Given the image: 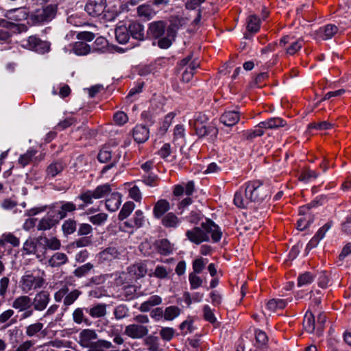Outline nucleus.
<instances>
[{
    "label": "nucleus",
    "instance_id": "c756f323",
    "mask_svg": "<svg viewBox=\"0 0 351 351\" xmlns=\"http://www.w3.org/2000/svg\"><path fill=\"white\" fill-rule=\"evenodd\" d=\"M40 242L45 250H58L61 247V243L56 237H40Z\"/></svg>",
    "mask_w": 351,
    "mask_h": 351
},
{
    "label": "nucleus",
    "instance_id": "6e6d98bb",
    "mask_svg": "<svg viewBox=\"0 0 351 351\" xmlns=\"http://www.w3.org/2000/svg\"><path fill=\"white\" fill-rule=\"evenodd\" d=\"M108 219V215L104 213H100L88 217V220L94 225L101 226Z\"/></svg>",
    "mask_w": 351,
    "mask_h": 351
},
{
    "label": "nucleus",
    "instance_id": "4468645a",
    "mask_svg": "<svg viewBox=\"0 0 351 351\" xmlns=\"http://www.w3.org/2000/svg\"><path fill=\"white\" fill-rule=\"evenodd\" d=\"M186 236L190 241L195 244H200L204 241H209V237L201 227H195L192 230H187Z\"/></svg>",
    "mask_w": 351,
    "mask_h": 351
},
{
    "label": "nucleus",
    "instance_id": "e2e57ef3",
    "mask_svg": "<svg viewBox=\"0 0 351 351\" xmlns=\"http://www.w3.org/2000/svg\"><path fill=\"white\" fill-rule=\"evenodd\" d=\"M163 226L165 227H174L176 226V215L173 212L165 215L162 220Z\"/></svg>",
    "mask_w": 351,
    "mask_h": 351
},
{
    "label": "nucleus",
    "instance_id": "680f3d73",
    "mask_svg": "<svg viewBox=\"0 0 351 351\" xmlns=\"http://www.w3.org/2000/svg\"><path fill=\"white\" fill-rule=\"evenodd\" d=\"M207 260L202 258L195 259L193 263V273L200 274L207 263Z\"/></svg>",
    "mask_w": 351,
    "mask_h": 351
},
{
    "label": "nucleus",
    "instance_id": "ea45409f",
    "mask_svg": "<svg viewBox=\"0 0 351 351\" xmlns=\"http://www.w3.org/2000/svg\"><path fill=\"white\" fill-rule=\"evenodd\" d=\"M64 168V165L61 161H56L50 164L47 169V175L53 178L58 175Z\"/></svg>",
    "mask_w": 351,
    "mask_h": 351
},
{
    "label": "nucleus",
    "instance_id": "338daca9",
    "mask_svg": "<svg viewBox=\"0 0 351 351\" xmlns=\"http://www.w3.org/2000/svg\"><path fill=\"white\" fill-rule=\"evenodd\" d=\"M158 251L161 254H169L172 251L170 243L166 239L161 240L158 244Z\"/></svg>",
    "mask_w": 351,
    "mask_h": 351
},
{
    "label": "nucleus",
    "instance_id": "de8ad7c7",
    "mask_svg": "<svg viewBox=\"0 0 351 351\" xmlns=\"http://www.w3.org/2000/svg\"><path fill=\"white\" fill-rule=\"evenodd\" d=\"M135 208V204L132 202H125L121 210H120L119 213V220H123L126 219L134 210Z\"/></svg>",
    "mask_w": 351,
    "mask_h": 351
},
{
    "label": "nucleus",
    "instance_id": "864d4df0",
    "mask_svg": "<svg viewBox=\"0 0 351 351\" xmlns=\"http://www.w3.org/2000/svg\"><path fill=\"white\" fill-rule=\"evenodd\" d=\"M36 154V151L33 149L27 151L26 153L20 156L19 163L21 165L22 167H25L32 160V158Z\"/></svg>",
    "mask_w": 351,
    "mask_h": 351
},
{
    "label": "nucleus",
    "instance_id": "72a5a7b5",
    "mask_svg": "<svg viewBox=\"0 0 351 351\" xmlns=\"http://www.w3.org/2000/svg\"><path fill=\"white\" fill-rule=\"evenodd\" d=\"M162 302V298L156 295H152L146 301L143 302L139 310L141 312H148L153 306L160 304Z\"/></svg>",
    "mask_w": 351,
    "mask_h": 351
},
{
    "label": "nucleus",
    "instance_id": "f3484780",
    "mask_svg": "<svg viewBox=\"0 0 351 351\" xmlns=\"http://www.w3.org/2000/svg\"><path fill=\"white\" fill-rule=\"evenodd\" d=\"M249 197L245 187H241L234 195V204L239 208H245L253 202Z\"/></svg>",
    "mask_w": 351,
    "mask_h": 351
},
{
    "label": "nucleus",
    "instance_id": "774afa93",
    "mask_svg": "<svg viewBox=\"0 0 351 351\" xmlns=\"http://www.w3.org/2000/svg\"><path fill=\"white\" fill-rule=\"evenodd\" d=\"M35 343L32 340H26L19 344L16 348L9 351H29L34 346Z\"/></svg>",
    "mask_w": 351,
    "mask_h": 351
},
{
    "label": "nucleus",
    "instance_id": "3c124183",
    "mask_svg": "<svg viewBox=\"0 0 351 351\" xmlns=\"http://www.w3.org/2000/svg\"><path fill=\"white\" fill-rule=\"evenodd\" d=\"M93 268V265L88 263L76 268L73 271V274L77 278H82L87 276Z\"/></svg>",
    "mask_w": 351,
    "mask_h": 351
},
{
    "label": "nucleus",
    "instance_id": "aec40b11",
    "mask_svg": "<svg viewBox=\"0 0 351 351\" xmlns=\"http://www.w3.org/2000/svg\"><path fill=\"white\" fill-rule=\"evenodd\" d=\"M121 195L118 192H114L106 199V208L110 212H115L121 204Z\"/></svg>",
    "mask_w": 351,
    "mask_h": 351
},
{
    "label": "nucleus",
    "instance_id": "9d476101",
    "mask_svg": "<svg viewBox=\"0 0 351 351\" xmlns=\"http://www.w3.org/2000/svg\"><path fill=\"white\" fill-rule=\"evenodd\" d=\"M194 191V183L193 181L188 182L184 187L182 185H177V197L183 195L184 193L187 195V197L183 199L178 206L179 210H183L184 208L188 206H189L192 203V199L189 197ZM182 211H180V213H182Z\"/></svg>",
    "mask_w": 351,
    "mask_h": 351
},
{
    "label": "nucleus",
    "instance_id": "0eeeda50",
    "mask_svg": "<svg viewBox=\"0 0 351 351\" xmlns=\"http://www.w3.org/2000/svg\"><path fill=\"white\" fill-rule=\"evenodd\" d=\"M180 66L184 69L182 74V82H189L193 78L195 70L199 66V63L196 60H192V56L189 55L181 61Z\"/></svg>",
    "mask_w": 351,
    "mask_h": 351
},
{
    "label": "nucleus",
    "instance_id": "6ab92c4d",
    "mask_svg": "<svg viewBox=\"0 0 351 351\" xmlns=\"http://www.w3.org/2000/svg\"><path fill=\"white\" fill-rule=\"evenodd\" d=\"M28 11L25 8H18L7 10L5 16L14 21H21L27 18Z\"/></svg>",
    "mask_w": 351,
    "mask_h": 351
},
{
    "label": "nucleus",
    "instance_id": "393cba45",
    "mask_svg": "<svg viewBox=\"0 0 351 351\" xmlns=\"http://www.w3.org/2000/svg\"><path fill=\"white\" fill-rule=\"evenodd\" d=\"M149 130L145 125H136L133 130V137L138 143H145L149 138Z\"/></svg>",
    "mask_w": 351,
    "mask_h": 351
},
{
    "label": "nucleus",
    "instance_id": "9b49d317",
    "mask_svg": "<svg viewBox=\"0 0 351 351\" xmlns=\"http://www.w3.org/2000/svg\"><path fill=\"white\" fill-rule=\"evenodd\" d=\"M202 230L211 237L213 242L217 243L220 241L222 232L220 228L210 219H206V221L201 223Z\"/></svg>",
    "mask_w": 351,
    "mask_h": 351
},
{
    "label": "nucleus",
    "instance_id": "a878e982",
    "mask_svg": "<svg viewBox=\"0 0 351 351\" xmlns=\"http://www.w3.org/2000/svg\"><path fill=\"white\" fill-rule=\"evenodd\" d=\"M69 258L64 253L56 252L48 260V265L51 267H59L66 264Z\"/></svg>",
    "mask_w": 351,
    "mask_h": 351
},
{
    "label": "nucleus",
    "instance_id": "8fccbe9b",
    "mask_svg": "<svg viewBox=\"0 0 351 351\" xmlns=\"http://www.w3.org/2000/svg\"><path fill=\"white\" fill-rule=\"evenodd\" d=\"M93 191L95 193V199H101L109 194L112 189L109 184H104L97 186Z\"/></svg>",
    "mask_w": 351,
    "mask_h": 351
},
{
    "label": "nucleus",
    "instance_id": "37998d69",
    "mask_svg": "<svg viewBox=\"0 0 351 351\" xmlns=\"http://www.w3.org/2000/svg\"><path fill=\"white\" fill-rule=\"evenodd\" d=\"M119 253L115 247H108L99 253V257L103 261H110L118 258Z\"/></svg>",
    "mask_w": 351,
    "mask_h": 351
},
{
    "label": "nucleus",
    "instance_id": "bf43d9fd",
    "mask_svg": "<svg viewBox=\"0 0 351 351\" xmlns=\"http://www.w3.org/2000/svg\"><path fill=\"white\" fill-rule=\"evenodd\" d=\"M114 315L117 319H121L128 316V308L126 306L121 304L115 307Z\"/></svg>",
    "mask_w": 351,
    "mask_h": 351
},
{
    "label": "nucleus",
    "instance_id": "13d9d810",
    "mask_svg": "<svg viewBox=\"0 0 351 351\" xmlns=\"http://www.w3.org/2000/svg\"><path fill=\"white\" fill-rule=\"evenodd\" d=\"M98 160L101 162H106L112 158V150L109 147H103L98 154Z\"/></svg>",
    "mask_w": 351,
    "mask_h": 351
},
{
    "label": "nucleus",
    "instance_id": "603ef678",
    "mask_svg": "<svg viewBox=\"0 0 351 351\" xmlns=\"http://www.w3.org/2000/svg\"><path fill=\"white\" fill-rule=\"evenodd\" d=\"M108 41L107 40L102 36L98 37L96 38L95 42L93 44L92 52L95 51H101L102 52L104 49L107 46Z\"/></svg>",
    "mask_w": 351,
    "mask_h": 351
},
{
    "label": "nucleus",
    "instance_id": "2f4dec72",
    "mask_svg": "<svg viewBox=\"0 0 351 351\" xmlns=\"http://www.w3.org/2000/svg\"><path fill=\"white\" fill-rule=\"evenodd\" d=\"M115 36L120 44H125L130 38V32L128 26L119 25L115 29Z\"/></svg>",
    "mask_w": 351,
    "mask_h": 351
},
{
    "label": "nucleus",
    "instance_id": "4be33fe9",
    "mask_svg": "<svg viewBox=\"0 0 351 351\" xmlns=\"http://www.w3.org/2000/svg\"><path fill=\"white\" fill-rule=\"evenodd\" d=\"M130 35L135 39L143 40L145 38L144 27L137 21L130 22L128 26Z\"/></svg>",
    "mask_w": 351,
    "mask_h": 351
},
{
    "label": "nucleus",
    "instance_id": "412c9836",
    "mask_svg": "<svg viewBox=\"0 0 351 351\" xmlns=\"http://www.w3.org/2000/svg\"><path fill=\"white\" fill-rule=\"evenodd\" d=\"M143 344L148 351H162V346L159 337L153 335H147L143 339Z\"/></svg>",
    "mask_w": 351,
    "mask_h": 351
},
{
    "label": "nucleus",
    "instance_id": "7ed1b4c3",
    "mask_svg": "<svg viewBox=\"0 0 351 351\" xmlns=\"http://www.w3.org/2000/svg\"><path fill=\"white\" fill-rule=\"evenodd\" d=\"M56 5L50 4L42 7L40 9H37L30 15L29 20L34 25L43 24L53 19L56 15Z\"/></svg>",
    "mask_w": 351,
    "mask_h": 351
},
{
    "label": "nucleus",
    "instance_id": "7c9ffc66",
    "mask_svg": "<svg viewBox=\"0 0 351 351\" xmlns=\"http://www.w3.org/2000/svg\"><path fill=\"white\" fill-rule=\"evenodd\" d=\"M145 217L143 215V213L141 210H137L135 211L133 219L132 221H125L123 223V226L125 227L132 228H141L145 221Z\"/></svg>",
    "mask_w": 351,
    "mask_h": 351
},
{
    "label": "nucleus",
    "instance_id": "dca6fc26",
    "mask_svg": "<svg viewBox=\"0 0 351 351\" xmlns=\"http://www.w3.org/2000/svg\"><path fill=\"white\" fill-rule=\"evenodd\" d=\"M59 220L56 217L55 211H49L46 216L42 218L37 226L38 230H47L51 229L53 226L57 224Z\"/></svg>",
    "mask_w": 351,
    "mask_h": 351
},
{
    "label": "nucleus",
    "instance_id": "c03bdc74",
    "mask_svg": "<svg viewBox=\"0 0 351 351\" xmlns=\"http://www.w3.org/2000/svg\"><path fill=\"white\" fill-rule=\"evenodd\" d=\"M264 129H266V127L263 126L262 122H261L253 130L245 132V138L247 140H252L256 137L261 136L264 134Z\"/></svg>",
    "mask_w": 351,
    "mask_h": 351
},
{
    "label": "nucleus",
    "instance_id": "f8f14e48",
    "mask_svg": "<svg viewBox=\"0 0 351 351\" xmlns=\"http://www.w3.org/2000/svg\"><path fill=\"white\" fill-rule=\"evenodd\" d=\"M97 337V334L95 330L92 329H84L78 335L77 343L81 347L88 349L98 340Z\"/></svg>",
    "mask_w": 351,
    "mask_h": 351
},
{
    "label": "nucleus",
    "instance_id": "cd10ccee",
    "mask_svg": "<svg viewBox=\"0 0 351 351\" xmlns=\"http://www.w3.org/2000/svg\"><path fill=\"white\" fill-rule=\"evenodd\" d=\"M86 312L93 318H100L106 315V304H97L86 308Z\"/></svg>",
    "mask_w": 351,
    "mask_h": 351
},
{
    "label": "nucleus",
    "instance_id": "052dcab7",
    "mask_svg": "<svg viewBox=\"0 0 351 351\" xmlns=\"http://www.w3.org/2000/svg\"><path fill=\"white\" fill-rule=\"evenodd\" d=\"M62 228L64 234H71L76 230V222L72 219L66 220L62 224Z\"/></svg>",
    "mask_w": 351,
    "mask_h": 351
},
{
    "label": "nucleus",
    "instance_id": "39448f33",
    "mask_svg": "<svg viewBox=\"0 0 351 351\" xmlns=\"http://www.w3.org/2000/svg\"><path fill=\"white\" fill-rule=\"evenodd\" d=\"M22 46L25 49L39 53H47L50 49V45L48 42L43 41L35 36H31L27 40H23Z\"/></svg>",
    "mask_w": 351,
    "mask_h": 351
},
{
    "label": "nucleus",
    "instance_id": "f704fd0d",
    "mask_svg": "<svg viewBox=\"0 0 351 351\" xmlns=\"http://www.w3.org/2000/svg\"><path fill=\"white\" fill-rule=\"evenodd\" d=\"M291 300H284L280 298L271 299L267 303V308L271 311H276L283 309Z\"/></svg>",
    "mask_w": 351,
    "mask_h": 351
},
{
    "label": "nucleus",
    "instance_id": "69168bd1",
    "mask_svg": "<svg viewBox=\"0 0 351 351\" xmlns=\"http://www.w3.org/2000/svg\"><path fill=\"white\" fill-rule=\"evenodd\" d=\"M114 123L118 125H123L128 121V115L123 111L117 112L113 117Z\"/></svg>",
    "mask_w": 351,
    "mask_h": 351
},
{
    "label": "nucleus",
    "instance_id": "c9c22d12",
    "mask_svg": "<svg viewBox=\"0 0 351 351\" xmlns=\"http://www.w3.org/2000/svg\"><path fill=\"white\" fill-rule=\"evenodd\" d=\"M72 51L77 56H86L92 52V48L87 43L78 41L73 44Z\"/></svg>",
    "mask_w": 351,
    "mask_h": 351
},
{
    "label": "nucleus",
    "instance_id": "49530a36",
    "mask_svg": "<svg viewBox=\"0 0 351 351\" xmlns=\"http://www.w3.org/2000/svg\"><path fill=\"white\" fill-rule=\"evenodd\" d=\"M137 11L140 16L144 17L147 20L152 19L156 14V12L154 9L148 5H141L138 6Z\"/></svg>",
    "mask_w": 351,
    "mask_h": 351
},
{
    "label": "nucleus",
    "instance_id": "0e129e2a",
    "mask_svg": "<svg viewBox=\"0 0 351 351\" xmlns=\"http://www.w3.org/2000/svg\"><path fill=\"white\" fill-rule=\"evenodd\" d=\"M222 163L219 162H211L208 166L206 169L204 171V173L210 174V173H219L223 169V167L221 166Z\"/></svg>",
    "mask_w": 351,
    "mask_h": 351
},
{
    "label": "nucleus",
    "instance_id": "b1692460",
    "mask_svg": "<svg viewBox=\"0 0 351 351\" xmlns=\"http://www.w3.org/2000/svg\"><path fill=\"white\" fill-rule=\"evenodd\" d=\"M58 210H53L56 213V217L60 221L66 217L68 213L73 212L76 210L75 204L71 202H62Z\"/></svg>",
    "mask_w": 351,
    "mask_h": 351
},
{
    "label": "nucleus",
    "instance_id": "4d7b16f0",
    "mask_svg": "<svg viewBox=\"0 0 351 351\" xmlns=\"http://www.w3.org/2000/svg\"><path fill=\"white\" fill-rule=\"evenodd\" d=\"M197 274H198L191 272L189 275V281L191 289H196L202 285L203 280Z\"/></svg>",
    "mask_w": 351,
    "mask_h": 351
},
{
    "label": "nucleus",
    "instance_id": "5fc2aeb1",
    "mask_svg": "<svg viewBox=\"0 0 351 351\" xmlns=\"http://www.w3.org/2000/svg\"><path fill=\"white\" fill-rule=\"evenodd\" d=\"M78 198L84 203L85 206L92 204L93 199H96L93 190H87L82 193Z\"/></svg>",
    "mask_w": 351,
    "mask_h": 351
},
{
    "label": "nucleus",
    "instance_id": "c85d7f7f",
    "mask_svg": "<svg viewBox=\"0 0 351 351\" xmlns=\"http://www.w3.org/2000/svg\"><path fill=\"white\" fill-rule=\"evenodd\" d=\"M171 208L169 202L166 199H159L155 204L153 213L156 218H160Z\"/></svg>",
    "mask_w": 351,
    "mask_h": 351
},
{
    "label": "nucleus",
    "instance_id": "6e6552de",
    "mask_svg": "<svg viewBox=\"0 0 351 351\" xmlns=\"http://www.w3.org/2000/svg\"><path fill=\"white\" fill-rule=\"evenodd\" d=\"M279 45L285 48L287 54L293 56L302 49L304 40L295 39L290 36H285L280 39Z\"/></svg>",
    "mask_w": 351,
    "mask_h": 351
},
{
    "label": "nucleus",
    "instance_id": "5701e85b",
    "mask_svg": "<svg viewBox=\"0 0 351 351\" xmlns=\"http://www.w3.org/2000/svg\"><path fill=\"white\" fill-rule=\"evenodd\" d=\"M12 307L19 312L26 311L32 306V299L28 295H21L14 299Z\"/></svg>",
    "mask_w": 351,
    "mask_h": 351
},
{
    "label": "nucleus",
    "instance_id": "58836bf2",
    "mask_svg": "<svg viewBox=\"0 0 351 351\" xmlns=\"http://www.w3.org/2000/svg\"><path fill=\"white\" fill-rule=\"evenodd\" d=\"M262 125L265 126L266 129H277L284 127L286 125V121L280 117H274L262 121Z\"/></svg>",
    "mask_w": 351,
    "mask_h": 351
},
{
    "label": "nucleus",
    "instance_id": "20e7f679",
    "mask_svg": "<svg viewBox=\"0 0 351 351\" xmlns=\"http://www.w3.org/2000/svg\"><path fill=\"white\" fill-rule=\"evenodd\" d=\"M245 189L246 193L252 199L253 202H261L265 199L269 194V189L267 186L264 185L259 180H254L247 182Z\"/></svg>",
    "mask_w": 351,
    "mask_h": 351
},
{
    "label": "nucleus",
    "instance_id": "09e8293b",
    "mask_svg": "<svg viewBox=\"0 0 351 351\" xmlns=\"http://www.w3.org/2000/svg\"><path fill=\"white\" fill-rule=\"evenodd\" d=\"M315 280V276L309 272L306 271L299 275L298 278V286L303 287L311 284Z\"/></svg>",
    "mask_w": 351,
    "mask_h": 351
},
{
    "label": "nucleus",
    "instance_id": "f257e3e1",
    "mask_svg": "<svg viewBox=\"0 0 351 351\" xmlns=\"http://www.w3.org/2000/svg\"><path fill=\"white\" fill-rule=\"evenodd\" d=\"M166 25L162 21H154L149 25L147 34L149 38L158 39V45L161 49H168L173 43L176 37L174 24L170 25L167 29V36L161 38L165 34Z\"/></svg>",
    "mask_w": 351,
    "mask_h": 351
},
{
    "label": "nucleus",
    "instance_id": "a19ab883",
    "mask_svg": "<svg viewBox=\"0 0 351 351\" xmlns=\"http://www.w3.org/2000/svg\"><path fill=\"white\" fill-rule=\"evenodd\" d=\"M81 291L77 289L72 290L67 292L66 297L63 300L64 310L66 311L68 306L73 304L81 295Z\"/></svg>",
    "mask_w": 351,
    "mask_h": 351
},
{
    "label": "nucleus",
    "instance_id": "f03ea898",
    "mask_svg": "<svg viewBox=\"0 0 351 351\" xmlns=\"http://www.w3.org/2000/svg\"><path fill=\"white\" fill-rule=\"evenodd\" d=\"M45 283L44 272L39 269L25 271L19 281V287L25 293H32L41 289Z\"/></svg>",
    "mask_w": 351,
    "mask_h": 351
},
{
    "label": "nucleus",
    "instance_id": "473e14b6",
    "mask_svg": "<svg viewBox=\"0 0 351 351\" xmlns=\"http://www.w3.org/2000/svg\"><path fill=\"white\" fill-rule=\"evenodd\" d=\"M338 31L335 25L328 24L319 29V35L324 40L330 39Z\"/></svg>",
    "mask_w": 351,
    "mask_h": 351
},
{
    "label": "nucleus",
    "instance_id": "1a4fd4ad",
    "mask_svg": "<svg viewBox=\"0 0 351 351\" xmlns=\"http://www.w3.org/2000/svg\"><path fill=\"white\" fill-rule=\"evenodd\" d=\"M106 6V0H88L85 11L93 17H98L104 13Z\"/></svg>",
    "mask_w": 351,
    "mask_h": 351
},
{
    "label": "nucleus",
    "instance_id": "bb28decb",
    "mask_svg": "<svg viewBox=\"0 0 351 351\" xmlns=\"http://www.w3.org/2000/svg\"><path fill=\"white\" fill-rule=\"evenodd\" d=\"M240 117L236 111H226L220 117L221 122L226 126H233L239 121Z\"/></svg>",
    "mask_w": 351,
    "mask_h": 351
},
{
    "label": "nucleus",
    "instance_id": "2eb2a0df",
    "mask_svg": "<svg viewBox=\"0 0 351 351\" xmlns=\"http://www.w3.org/2000/svg\"><path fill=\"white\" fill-rule=\"evenodd\" d=\"M149 330L148 328L140 324H130L125 327V333L132 339H141L147 335Z\"/></svg>",
    "mask_w": 351,
    "mask_h": 351
},
{
    "label": "nucleus",
    "instance_id": "423d86ee",
    "mask_svg": "<svg viewBox=\"0 0 351 351\" xmlns=\"http://www.w3.org/2000/svg\"><path fill=\"white\" fill-rule=\"evenodd\" d=\"M195 128L197 134L200 136L208 134L212 131H216V129L208 124V117L203 112H198L195 115Z\"/></svg>",
    "mask_w": 351,
    "mask_h": 351
},
{
    "label": "nucleus",
    "instance_id": "a18cd8bd",
    "mask_svg": "<svg viewBox=\"0 0 351 351\" xmlns=\"http://www.w3.org/2000/svg\"><path fill=\"white\" fill-rule=\"evenodd\" d=\"M303 326L304 329L309 333H312L315 330V318L312 313L306 312L303 320Z\"/></svg>",
    "mask_w": 351,
    "mask_h": 351
},
{
    "label": "nucleus",
    "instance_id": "e433bc0d",
    "mask_svg": "<svg viewBox=\"0 0 351 351\" xmlns=\"http://www.w3.org/2000/svg\"><path fill=\"white\" fill-rule=\"evenodd\" d=\"M247 29L252 34L257 33L260 29L261 20L256 15H250L247 19Z\"/></svg>",
    "mask_w": 351,
    "mask_h": 351
},
{
    "label": "nucleus",
    "instance_id": "4c0bfd02",
    "mask_svg": "<svg viewBox=\"0 0 351 351\" xmlns=\"http://www.w3.org/2000/svg\"><path fill=\"white\" fill-rule=\"evenodd\" d=\"M128 271L136 278L143 277L147 273V267L144 263H137L129 267Z\"/></svg>",
    "mask_w": 351,
    "mask_h": 351
},
{
    "label": "nucleus",
    "instance_id": "79ce46f5",
    "mask_svg": "<svg viewBox=\"0 0 351 351\" xmlns=\"http://www.w3.org/2000/svg\"><path fill=\"white\" fill-rule=\"evenodd\" d=\"M112 346V343L104 339H98L91 346H90L87 351H106Z\"/></svg>",
    "mask_w": 351,
    "mask_h": 351
},
{
    "label": "nucleus",
    "instance_id": "ddd939ff",
    "mask_svg": "<svg viewBox=\"0 0 351 351\" xmlns=\"http://www.w3.org/2000/svg\"><path fill=\"white\" fill-rule=\"evenodd\" d=\"M49 302V293L47 291H40L32 300V306H33L35 311H43L47 308Z\"/></svg>",
    "mask_w": 351,
    "mask_h": 351
},
{
    "label": "nucleus",
    "instance_id": "a211bd4d",
    "mask_svg": "<svg viewBox=\"0 0 351 351\" xmlns=\"http://www.w3.org/2000/svg\"><path fill=\"white\" fill-rule=\"evenodd\" d=\"M44 324L36 322L25 328V335L28 338H40L43 335Z\"/></svg>",
    "mask_w": 351,
    "mask_h": 351
}]
</instances>
